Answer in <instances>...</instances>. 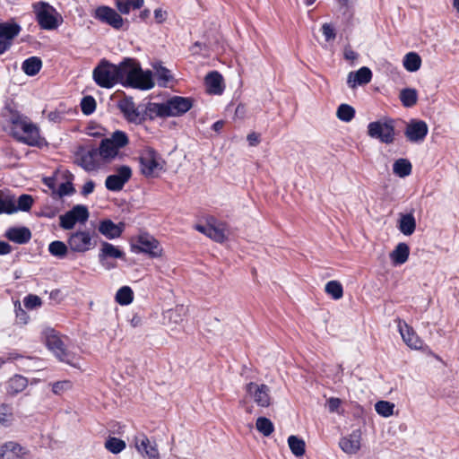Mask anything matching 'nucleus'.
<instances>
[{
  "instance_id": "35",
  "label": "nucleus",
  "mask_w": 459,
  "mask_h": 459,
  "mask_svg": "<svg viewBox=\"0 0 459 459\" xmlns=\"http://www.w3.org/2000/svg\"><path fill=\"white\" fill-rule=\"evenodd\" d=\"M411 163L407 159H398L393 165V171L400 178H404L411 173Z\"/></svg>"
},
{
  "instance_id": "32",
  "label": "nucleus",
  "mask_w": 459,
  "mask_h": 459,
  "mask_svg": "<svg viewBox=\"0 0 459 459\" xmlns=\"http://www.w3.org/2000/svg\"><path fill=\"white\" fill-rule=\"evenodd\" d=\"M399 230L405 236H411L416 229V221L412 213L401 214Z\"/></svg>"
},
{
  "instance_id": "62",
  "label": "nucleus",
  "mask_w": 459,
  "mask_h": 459,
  "mask_svg": "<svg viewBox=\"0 0 459 459\" xmlns=\"http://www.w3.org/2000/svg\"><path fill=\"white\" fill-rule=\"evenodd\" d=\"M344 57L347 60L354 61L358 58V54L351 48H345Z\"/></svg>"
},
{
  "instance_id": "29",
  "label": "nucleus",
  "mask_w": 459,
  "mask_h": 459,
  "mask_svg": "<svg viewBox=\"0 0 459 459\" xmlns=\"http://www.w3.org/2000/svg\"><path fill=\"white\" fill-rule=\"evenodd\" d=\"M212 223L208 232V238L218 242L222 243L227 239L226 225L222 222L216 221L213 218L211 219Z\"/></svg>"
},
{
  "instance_id": "38",
  "label": "nucleus",
  "mask_w": 459,
  "mask_h": 459,
  "mask_svg": "<svg viewBox=\"0 0 459 459\" xmlns=\"http://www.w3.org/2000/svg\"><path fill=\"white\" fill-rule=\"evenodd\" d=\"M288 445L295 456L300 457L305 454L306 444L303 439L293 435L290 436L288 437Z\"/></svg>"
},
{
  "instance_id": "58",
  "label": "nucleus",
  "mask_w": 459,
  "mask_h": 459,
  "mask_svg": "<svg viewBox=\"0 0 459 459\" xmlns=\"http://www.w3.org/2000/svg\"><path fill=\"white\" fill-rule=\"evenodd\" d=\"M42 181L52 191L51 193L56 191V179L55 177H46Z\"/></svg>"
},
{
  "instance_id": "57",
  "label": "nucleus",
  "mask_w": 459,
  "mask_h": 459,
  "mask_svg": "<svg viewBox=\"0 0 459 459\" xmlns=\"http://www.w3.org/2000/svg\"><path fill=\"white\" fill-rule=\"evenodd\" d=\"M342 401L339 398L331 397L327 400V408L330 412H336L340 408Z\"/></svg>"
},
{
  "instance_id": "14",
  "label": "nucleus",
  "mask_w": 459,
  "mask_h": 459,
  "mask_svg": "<svg viewBox=\"0 0 459 459\" xmlns=\"http://www.w3.org/2000/svg\"><path fill=\"white\" fill-rule=\"evenodd\" d=\"M246 391L258 406L268 407L271 404L270 388L266 385L250 382L246 385Z\"/></svg>"
},
{
  "instance_id": "48",
  "label": "nucleus",
  "mask_w": 459,
  "mask_h": 459,
  "mask_svg": "<svg viewBox=\"0 0 459 459\" xmlns=\"http://www.w3.org/2000/svg\"><path fill=\"white\" fill-rule=\"evenodd\" d=\"M33 204V198L30 195H22L17 202L14 200V209L16 212L22 211L28 212Z\"/></svg>"
},
{
  "instance_id": "10",
  "label": "nucleus",
  "mask_w": 459,
  "mask_h": 459,
  "mask_svg": "<svg viewBox=\"0 0 459 459\" xmlns=\"http://www.w3.org/2000/svg\"><path fill=\"white\" fill-rule=\"evenodd\" d=\"M21 30L22 27L15 22H0V55L12 47Z\"/></svg>"
},
{
  "instance_id": "8",
  "label": "nucleus",
  "mask_w": 459,
  "mask_h": 459,
  "mask_svg": "<svg viewBox=\"0 0 459 459\" xmlns=\"http://www.w3.org/2000/svg\"><path fill=\"white\" fill-rule=\"evenodd\" d=\"M89 215L88 208L85 205L77 204L59 217V225L64 230H72L76 222L87 221Z\"/></svg>"
},
{
  "instance_id": "45",
  "label": "nucleus",
  "mask_w": 459,
  "mask_h": 459,
  "mask_svg": "<svg viewBox=\"0 0 459 459\" xmlns=\"http://www.w3.org/2000/svg\"><path fill=\"white\" fill-rule=\"evenodd\" d=\"M325 292L333 299H340L343 296V289L342 284L337 281H330L325 284Z\"/></svg>"
},
{
  "instance_id": "11",
  "label": "nucleus",
  "mask_w": 459,
  "mask_h": 459,
  "mask_svg": "<svg viewBox=\"0 0 459 459\" xmlns=\"http://www.w3.org/2000/svg\"><path fill=\"white\" fill-rule=\"evenodd\" d=\"M67 244L72 251L78 253H84L96 246L90 232L84 230L72 233L67 239Z\"/></svg>"
},
{
  "instance_id": "6",
  "label": "nucleus",
  "mask_w": 459,
  "mask_h": 459,
  "mask_svg": "<svg viewBox=\"0 0 459 459\" xmlns=\"http://www.w3.org/2000/svg\"><path fill=\"white\" fill-rule=\"evenodd\" d=\"M140 169L148 178L156 177L163 169V160L152 148L143 150L139 156Z\"/></svg>"
},
{
  "instance_id": "9",
  "label": "nucleus",
  "mask_w": 459,
  "mask_h": 459,
  "mask_svg": "<svg viewBox=\"0 0 459 459\" xmlns=\"http://www.w3.org/2000/svg\"><path fill=\"white\" fill-rule=\"evenodd\" d=\"M132 249L137 253H146L152 257L160 256L162 251L158 240L149 234H141L135 243L132 244Z\"/></svg>"
},
{
  "instance_id": "59",
  "label": "nucleus",
  "mask_w": 459,
  "mask_h": 459,
  "mask_svg": "<svg viewBox=\"0 0 459 459\" xmlns=\"http://www.w3.org/2000/svg\"><path fill=\"white\" fill-rule=\"evenodd\" d=\"M94 187H95V183L92 180L87 181L82 186V195L86 196V195L91 194L94 190Z\"/></svg>"
},
{
  "instance_id": "46",
  "label": "nucleus",
  "mask_w": 459,
  "mask_h": 459,
  "mask_svg": "<svg viewBox=\"0 0 459 459\" xmlns=\"http://www.w3.org/2000/svg\"><path fill=\"white\" fill-rule=\"evenodd\" d=\"M394 404L388 401H378L375 404L376 411L383 417H390L394 413Z\"/></svg>"
},
{
  "instance_id": "18",
  "label": "nucleus",
  "mask_w": 459,
  "mask_h": 459,
  "mask_svg": "<svg viewBox=\"0 0 459 459\" xmlns=\"http://www.w3.org/2000/svg\"><path fill=\"white\" fill-rule=\"evenodd\" d=\"M429 127L422 120L411 119L406 126L404 134L411 143L422 142L428 134Z\"/></svg>"
},
{
  "instance_id": "52",
  "label": "nucleus",
  "mask_w": 459,
  "mask_h": 459,
  "mask_svg": "<svg viewBox=\"0 0 459 459\" xmlns=\"http://www.w3.org/2000/svg\"><path fill=\"white\" fill-rule=\"evenodd\" d=\"M50 385L52 386V392L56 395H61L73 387V384L69 380L57 381Z\"/></svg>"
},
{
  "instance_id": "7",
  "label": "nucleus",
  "mask_w": 459,
  "mask_h": 459,
  "mask_svg": "<svg viewBox=\"0 0 459 459\" xmlns=\"http://www.w3.org/2000/svg\"><path fill=\"white\" fill-rule=\"evenodd\" d=\"M34 8L37 22L41 29L52 30L59 26V15L51 5L40 2L35 4Z\"/></svg>"
},
{
  "instance_id": "64",
  "label": "nucleus",
  "mask_w": 459,
  "mask_h": 459,
  "mask_svg": "<svg viewBox=\"0 0 459 459\" xmlns=\"http://www.w3.org/2000/svg\"><path fill=\"white\" fill-rule=\"evenodd\" d=\"M154 16H155L156 21L159 23H160L166 19V13L160 9H156L154 11Z\"/></svg>"
},
{
  "instance_id": "30",
  "label": "nucleus",
  "mask_w": 459,
  "mask_h": 459,
  "mask_svg": "<svg viewBox=\"0 0 459 459\" xmlns=\"http://www.w3.org/2000/svg\"><path fill=\"white\" fill-rule=\"evenodd\" d=\"M125 255L124 252L121 251L118 247L108 242H103L102 247L100 248L99 254L100 262L104 264V261L108 257L111 258H123Z\"/></svg>"
},
{
  "instance_id": "54",
  "label": "nucleus",
  "mask_w": 459,
  "mask_h": 459,
  "mask_svg": "<svg viewBox=\"0 0 459 459\" xmlns=\"http://www.w3.org/2000/svg\"><path fill=\"white\" fill-rule=\"evenodd\" d=\"M41 299L37 295L30 294L23 299V304L26 308L28 309H33L35 307L41 306Z\"/></svg>"
},
{
  "instance_id": "19",
  "label": "nucleus",
  "mask_w": 459,
  "mask_h": 459,
  "mask_svg": "<svg viewBox=\"0 0 459 459\" xmlns=\"http://www.w3.org/2000/svg\"><path fill=\"white\" fill-rule=\"evenodd\" d=\"M398 330L403 342L414 350H420L423 348V341L416 334L414 330L405 322L398 319Z\"/></svg>"
},
{
  "instance_id": "4",
  "label": "nucleus",
  "mask_w": 459,
  "mask_h": 459,
  "mask_svg": "<svg viewBox=\"0 0 459 459\" xmlns=\"http://www.w3.org/2000/svg\"><path fill=\"white\" fill-rule=\"evenodd\" d=\"M44 334L47 347L57 359L73 367L78 366L75 355L66 350L63 338L56 330L47 329Z\"/></svg>"
},
{
  "instance_id": "13",
  "label": "nucleus",
  "mask_w": 459,
  "mask_h": 459,
  "mask_svg": "<svg viewBox=\"0 0 459 459\" xmlns=\"http://www.w3.org/2000/svg\"><path fill=\"white\" fill-rule=\"evenodd\" d=\"M116 172V174L108 176L105 180V186L112 192L121 191L132 177V169L126 165L118 167Z\"/></svg>"
},
{
  "instance_id": "53",
  "label": "nucleus",
  "mask_w": 459,
  "mask_h": 459,
  "mask_svg": "<svg viewBox=\"0 0 459 459\" xmlns=\"http://www.w3.org/2000/svg\"><path fill=\"white\" fill-rule=\"evenodd\" d=\"M79 164L87 171L94 170L97 168L96 160H93L91 154L87 153L81 156Z\"/></svg>"
},
{
  "instance_id": "51",
  "label": "nucleus",
  "mask_w": 459,
  "mask_h": 459,
  "mask_svg": "<svg viewBox=\"0 0 459 459\" xmlns=\"http://www.w3.org/2000/svg\"><path fill=\"white\" fill-rule=\"evenodd\" d=\"M81 108L84 115H91L96 108V100L91 96H85L82 99Z\"/></svg>"
},
{
  "instance_id": "1",
  "label": "nucleus",
  "mask_w": 459,
  "mask_h": 459,
  "mask_svg": "<svg viewBox=\"0 0 459 459\" xmlns=\"http://www.w3.org/2000/svg\"><path fill=\"white\" fill-rule=\"evenodd\" d=\"M12 135L20 143L30 146H40L43 139L39 135V129L25 116L13 114L11 117Z\"/></svg>"
},
{
  "instance_id": "43",
  "label": "nucleus",
  "mask_w": 459,
  "mask_h": 459,
  "mask_svg": "<svg viewBox=\"0 0 459 459\" xmlns=\"http://www.w3.org/2000/svg\"><path fill=\"white\" fill-rule=\"evenodd\" d=\"M68 247V244L65 245L62 241L55 240L49 244L48 251L53 256L64 258L67 254Z\"/></svg>"
},
{
  "instance_id": "42",
  "label": "nucleus",
  "mask_w": 459,
  "mask_h": 459,
  "mask_svg": "<svg viewBox=\"0 0 459 459\" xmlns=\"http://www.w3.org/2000/svg\"><path fill=\"white\" fill-rule=\"evenodd\" d=\"M108 140L118 149V151L126 147L129 143L127 134L121 130H116L112 133Z\"/></svg>"
},
{
  "instance_id": "5",
  "label": "nucleus",
  "mask_w": 459,
  "mask_h": 459,
  "mask_svg": "<svg viewBox=\"0 0 459 459\" xmlns=\"http://www.w3.org/2000/svg\"><path fill=\"white\" fill-rule=\"evenodd\" d=\"M368 134L381 143L390 144L394 141V120L390 117H385L381 120L374 121L368 126Z\"/></svg>"
},
{
  "instance_id": "36",
  "label": "nucleus",
  "mask_w": 459,
  "mask_h": 459,
  "mask_svg": "<svg viewBox=\"0 0 459 459\" xmlns=\"http://www.w3.org/2000/svg\"><path fill=\"white\" fill-rule=\"evenodd\" d=\"M143 4V0H116L117 8L123 14H127L133 10L139 9Z\"/></svg>"
},
{
  "instance_id": "22",
  "label": "nucleus",
  "mask_w": 459,
  "mask_h": 459,
  "mask_svg": "<svg viewBox=\"0 0 459 459\" xmlns=\"http://www.w3.org/2000/svg\"><path fill=\"white\" fill-rule=\"evenodd\" d=\"M125 229V224L114 223L111 220L101 221L99 224V231L108 239L119 238Z\"/></svg>"
},
{
  "instance_id": "47",
  "label": "nucleus",
  "mask_w": 459,
  "mask_h": 459,
  "mask_svg": "<svg viewBox=\"0 0 459 459\" xmlns=\"http://www.w3.org/2000/svg\"><path fill=\"white\" fill-rule=\"evenodd\" d=\"M105 447L112 454H118L126 448V443L119 438L109 437L105 442Z\"/></svg>"
},
{
  "instance_id": "34",
  "label": "nucleus",
  "mask_w": 459,
  "mask_h": 459,
  "mask_svg": "<svg viewBox=\"0 0 459 459\" xmlns=\"http://www.w3.org/2000/svg\"><path fill=\"white\" fill-rule=\"evenodd\" d=\"M42 68V61L38 56H30L25 59L22 65V70L28 76H34Z\"/></svg>"
},
{
  "instance_id": "16",
  "label": "nucleus",
  "mask_w": 459,
  "mask_h": 459,
  "mask_svg": "<svg viewBox=\"0 0 459 459\" xmlns=\"http://www.w3.org/2000/svg\"><path fill=\"white\" fill-rule=\"evenodd\" d=\"M137 451L146 459H160L157 446L151 442L144 433H138L134 438Z\"/></svg>"
},
{
  "instance_id": "27",
  "label": "nucleus",
  "mask_w": 459,
  "mask_h": 459,
  "mask_svg": "<svg viewBox=\"0 0 459 459\" xmlns=\"http://www.w3.org/2000/svg\"><path fill=\"white\" fill-rule=\"evenodd\" d=\"M5 237L14 243L25 244L31 238V233L30 230L25 227L11 228L6 231Z\"/></svg>"
},
{
  "instance_id": "50",
  "label": "nucleus",
  "mask_w": 459,
  "mask_h": 459,
  "mask_svg": "<svg viewBox=\"0 0 459 459\" xmlns=\"http://www.w3.org/2000/svg\"><path fill=\"white\" fill-rule=\"evenodd\" d=\"M13 418V408L11 405L2 403L0 405V424L8 426Z\"/></svg>"
},
{
  "instance_id": "37",
  "label": "nucleus",
  "mask_w": 459,
  "mask_h": 459,
  "mask_svg": "<svg viewBox=\"0 0 459 459\" xmlns=\"http://www.w3.org/2000/svg\"><path fill=\"white\" fill-rule=\"evenodd\" d=\"M403 66L408 72H416L420 68V56L415 52H410L403 58Z\"/></svg>"
},
{
  "instance_id": "33",
  "label": "nucleus",
  "mask_w": 459,
  "mask_h": 459,
  "mask_svg": "<svg viewBox=\"0 0 459 459\" xmlns=\"http://www.w3.org/2000/svg\"><path fill=\"white\" fill-rule=\"evenodd\" d=\"M118 149L108 140L104 138L101 140L99 147V154L101 159L109 160L116 158L118 155Z\"/></svg>"
},
{
  "instance_id": "41",
  "label": "nucleus",
  "mask_w": 459,
  "mask_h": 459,
  "mask_svg": "<svg viewBox=\"0 0 459 459\" xmlns=\"http://www.w3.org/2000/svg\"><path fill=\"white\" fill-rule=\"evenodd\" d=\"M336 117L342 122H351L355 117V109L349 104H341L337 108Z\"/></svg>"
},
{
  "instance_id": "60",
  "label": "nucleus",
  "mask_w": 459,
  "mask_h": 459,
  "mask_svg": "<svg viewBox=\"0 0 459 459\" xmlns=\"http://www.w3.org/2000/svg\"><path fill=\"white\" fill-rule=\"evenodd\" d=\"M247 140L250 146H256L260 143V136L258 134L253 132L247 134Z\"/></svg>"
},
{
  "instance_id": "25",
  "label": "nucleus",
  "mask_w": 459,
  "mask_h": 459,
  "mask_svg": "<svg viewBox=\"0 0 459 459\" xmlns=\"http://www.w3.org/2000/svg\"><path fill=\"white\" fill-rule=\"evenodd\" d=\"M223 78L217 71H212L205 76L207 91L212 94H221L223 91Z\"/></svg>"
},
{
  "instance_id": "12",
  "label": "nucleus",
  "mask_w": 459,
  "mask_h": 459,
  "mask_svg": "<svg viewBox=\"0 0 459 459\" xmlns=\"http://www.w3.org/2000/svg\"><path fill=\"white\" fill-rule=\"evenodd\" d=\"M117 108L129 123L140 125L145 121V116L139 110L132 97H125L117 103Z\"/></svg>"
},
{
  "instance_id": "17",
  "label": "nucleus",
  "mask_w": 459,
  "mask_h": 459,
  "mask_svg": "<svg viewBox=\"0 0 459 459\" xmlns=\"http://www.w3.org/2000/svg\"><path fill=\"white\" fill-rule=\"evenodd\" d=\"M168 117H179L186 113L193 106L190 98L174 96L165 101Z\"/></svg>"
},
{
  "instance_id": "28",
  "label": "nucleus",
  "mask_w": 459,
  "mask_h": 459,
  "mask_svg": "<svg viewBox=\"0 0 459 459\" xmlns=\"http://www.w3.org/2000/svg\"><path fill=\"white\" fill-rule=\"evenodd\" d=\"M410 255V247L406 243H399L390 253V259L394 265H401L407 262Z\"/></svg>"
},
{
  "instance_id": "2",
  "label": "nucleus",
  "mask_w": 459,
  "mask_h": 459,
  "mask_svg": "<svg viewBox=\"0 0 459 459\" xmlns=\"http://www.w3.org/2000/svg\"><path fill=\"white\" fill-rule=\"evenodd\" d=\"M121 82L141 90H149L154 86L152 73L150 71L143 72L139 64L130 58L123 61Z\"/></svg>"
},
{
  "instance_id": "56",
  "label": "nucleus",
  "mask_w": 459,
  "mask_h": 459,
  "mask_svg": "<svg viewBox=\"0 0 459 459\" xmlns=\"http://www.w3.org/2000/svg\"><path fill=\"white\" fill-rule=\"evenodd\" d=\"M154 69L156 70L158 80L162 81L163 83L168 82L171 79L170 72L166 67L159 65L154 66Z\"/></svg>"
},
{
  "instance_id": "63",
  "label": "nucleus",
  "mask_w": 459,
  "mask_h": 459,
  "mask_svg": "<svg viewBox=\"0 0 459 459\" xmlns=\"http://www.w3.org/2000/svg\"><path fill=\"white\" fill-rule=\"evenodd\" d=\"M12 251V247L4 241H0V255H7Z\"/></svg>"
},
{
  "instance_id": "24",
  "label": "nucleus",
  "mask_w": 459,
  "mask_h": 459,
  "mask_svg": "<svg viewBox=\"0 0 459 459\" xmlns=\"http://www.w3.org/2000/svg\"><path fill=\"white\" fill-rule=\"evenodd\" d=\"M27 385L28 380L26 377L15 375L4 383V387L7 394L14 396L22 392Z\"/></svg>"
},
{
  "instance_id": "61",
  "label": "nucleus",
  "mask_w": 459,
  "mask_h": 459,
  "mask_svg": "<svg viewBox=\"0 0 459 459\" xmlns=\"http://www.w3.org/2000/svg\"><path fill=\"white\" fill-rule=\"evenodd\" d=\"M211 223H212V221L210 220V221H208V223H207V224H205V225L196 224V225L195 226V229L197 231H199V232H201V233H203V234H204L205 236H207V237H208V232H209V230H210Z\"/></svg>"
},
{
  "instance_id": "3",
  "label": "nucleus",
  "mask_w": 459,
  "mask_h": 459,
  "mask_svg": "<svg viewBox=\"0 0 459 459\" xmlns=\"http://www.w3.org/2000/svg\"><path fill=\"white\" fill-rule=\"evenodd\" d=\"M122 70L123 62L116 65L106 60H101L93 69L92 77L100 87L110 89L118 82H122Z\"/></svg>"
},
{
  "instance_id": "15",
  "label": "nucleus",
  "mask_w": 459,
  "mask_h": 459,
  "mask_svg": "<svg viewBox=\"0 0 459 459\" xmlns=\"http://www.w3.org/2000/svg\"><path fill=\"white\" fill-rule=\"evenodd\" d=\"M94 17L103 23L108 24L116 30L122 28L124 20L113 8L102 5L96 8Z\"/></svg>"
},
{
  "instance_id": "23",
  "label": "nucleus",
  "mask_w": 459,
  "mask_h": 459,
  "mask_svg": "<svg viewBox=\"0 0 459 459\" xmlns=\"http://www.w3.org/2000/svg\"><path fill=\"white\" fill-rule=\"evenodd\" d=\"M372 79V72L369 68L363 66L357 72H351L348 74L347 83L349 87L355 88L357 85L368 83Z\"/></svg>"
},
{
  "instance_id": "21",
  "label": "nucleus",
  "mask_w": 459,
  "mask_h": 459,
  "mask_svg": "<svg viewBox=\"0 0 459 459\" xmlns=\"http://www.w3.org/2000/svg\"><path fill=\"white\" fill-rule=\"evenodd\" d=\"M26 454V449L20 444L8 441L0 446V459H21Z\"/></svg>"
},
{
  "instance_id": "20",
  "label": "nucleus",
  "mask_w": 459,
  "mask_h": 459,
  "mask_svg": "<svg viewBox=\"0 0 459 459\" xmlns=\"http://www.w3.org/2000/svg\"><path fill=\"white\" fill-rule=\"evenodd\" d=\"M339 446L346 454H356L361 446V431L355 429L351 434L340 439Z\"/></svg>"
},
{
  "instance_id": "40",
  "label": "nucleus",
  "mask_w": 459,
  "mask_h": 459,
  "mask_svg": "<svg viewBox=\"0 0 459 459\" xmlns=\"http://www.w3.org/2000/svg\"><path fill=\"white\" fill-rule=\"evenodd\" d=\"M134 299V292L128 286L121 287L116 294V301L122 305H129Z\"/></svg>"
},
{
  "instance_id": "26",
  "label": "nucleus",
  "mask_w": 459,
  "mask_h": 459,
  "mask_svg": "<svg viewBox=\"0 0 459 459\" xmlns=\"http://www.w3.org/2000/svg\"><path fill=\"white\" fill-rule=\"evenodd\" d=\"M74 176L73 174L65 173V181L60 183L56 191L51 193L53 199H61L64 196L73 195L75 193V188L73 185Z\"/></svg>"
},
{
  "instance_id": "55",
  "label": "nucleus",
  "mask_w": 459,
  "mask_h": 459,
  "mask_svg": "<svg viewBox=\"0 0 459 459\" xmlns=\"http://www.w3.org/2000/svg\"><path fill=\"white\" fill-rule=\"evenodd\" d=\"M321 31L327 42L333 40L336 37L335 30L330 23H324Z\"/></svg>"
},
{
  "instance_id": "49",
  "label": "nucleus",
  "mask_w": 459,
  "mask_h": 459,
  "mask_svg": "<svg viewBox=\"0 0 459 459\" xmlns=\"http://www.w3.org/2000/svg\"><path fill=\"white\" fill-rule=\"evenodd\" d=\"M16 212L14 209V198L12 196L0 197V214H12Z\"/></svg>"
},
{
  "instance_id": "39",
  "label": "nucleus",
  "mask_w": 459,
  "mask_h": 459,
  "mask_svg": "<svg viewBox=\"0 0 459 459\" xmlns=\"http://www.w3.org/2000/svg\"><path fill=\"white\" fill-rule=\"evenodd\" d=\"M400 100L406 108H411L417 103L418 93L415 89L406 88L401 91Z\"/></svg>"
},
{
  "instance_id": "44",
  "label": "nucleus",
  "mask_w": 459,
  "mask_h": 459,
  "mask_svg": "<svg viewBox=\"0 0 459 459\" xmlns=\"http://www.w3.org/2000/svg\"><path fill=\"white\" fill-rule=\"evenodd\" d=\"M255 428L264 437H269L274 430L273 423L265 417H259L256 420Z\"/></svg>"
},
{
  "instance_id": "31",
  "label": "nucleus",
  "mask_w": 459,
  "mask_h": 459,
  "mask_svg": "<svg viewBox=\"0 0 459 459\" xmlns=\"http://www.w3.org/2000/svg\"><path fill=\"white\" fill-rule=\"evenodd\" d=\"M143 114L145 116V119L147 117L150 119H153L155 117H168L165 102H149L146 105L144 112H143Z\"/></svg>"
}]
</instances>
